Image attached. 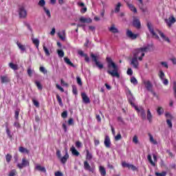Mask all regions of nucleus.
<instances>
[{"label":"nucleus","instance_id":"f257e3e1","mask_svg":"<svg viewBox=\"0 0 176 176\" xmlns=\"http://www.w3.org/2000/svg\"><path fill=\"white\" fill-rule=\"evenodd\" d=\"M145 57V53L142 52L140 48L135 50L133 52V57L131 59L130 64L135 69H138L140 65L139 61H142V58Z\"/></svg>","mask_w":176,"mask_h":176},{"label":"nucleus","instance_id":"f03ea898","mask_svg":"<svg viewBox=\"0 0 176 176\" xmlns=\"http://www.w3.org/2000/svg\"><path fill=\"white\" fill-rule=\"evenodd\" d=\"M106 61L108 63L107 65L108 68L109 69H111V68H113V70H108L107 74H109V75L115 78H120V74H119V72H118L119 67H118V65H116V64L113 63V61L112 60V58L109 57H107Z\"/></svg>","mask_w":176,"mask_h":176},{"label":"nucleus","instance_id":"7ed1b4c3","mask_svg":"<svg viewBox=\"0 0 176 176\" xmlns=\"http://www.w3.org/2000/svg\"><path fill=\"white\" fill-rule=\"evenodd\" d=\"M126 96L128 98L129 102L131 104L132 107L135 108V104H134V101H135V98L133 96L131 91L129 88L126 89Z\"/></svg>","mask_w":176,"mask_h":176},{"label":"nucleus","instance_id":"20e7f679","mask_svg":"<svg viewBox=\"0 0 176 176\" xmlns=\"http://www.w3.org/2000/svg\"><path fill=\"white\" fill-rule=\"evenodd\" d=\"M90 56H91V58L92 59V61L95 63L96 67H98L99 69H102V68H104V65L100 63V61L97 60V56L94 55V54L93 53H91Z\"/></svg>","mask_w":176,"mask_h":176},{"label":"nucleus","instance_id":"39448f33","mask_svg":"<svg viewBox=\"0 0 176 176\" xmlns=\"http://www.w3.org/2000/svg\"><path fill=\"white\" fill-rule=\"evenodd\" d=\"M19 19H25L27 17V10L24 6H20L18 9Z\"/></svg>","mask_w":176,"mask_h":176},{"label":"nucleus","instance_id":"423d86ee","mask_svg":"<svg viewBox=\"0 0 176 176\" xmlns=\"http://www.w3.org/2000/svg\"><path fill=\"white\" fill-rule=\"evenodd\" d=\"M147 28H148V30L150 34H151V35H153V36H155V39L160 38L159 37V36L156 34V32H155V30L153 29V27L152 26V23L148 21L147 22Z\"/></svg>","mask_w":176,"mask_h":176},{"label":"nucleus","instance_id":"0eeeda50","mask_svg":"<svg viewBox=\"0 0 176 176\" xmlns=\"http://www.w3.org/2000/svg\"><path fill=\"white\" fill-rule=\"evenodd\" d=\"M165 23L168 25V27H169V28H171L173 24L176 23V19L175 17H174V15H171L168 17V19H165Z\"/></svg>","mask_w":176,"mask_h":176},{"label":"nucleus","instance_id":"6e6552de","mask_svg":"<svg viewBox=\"0 0 176 176\" xmlns=\"http://www.w3.org/2000/svg\"><path fill=\"white\" fill-rule=\"evenodd\" d=\"M135 109L138 113L140 114L142 119H146V114L145 113V110L144 109V108H138V107L135 106Z\"/></svg>","mask_w":176,"mask_h":176},{"label":"nucleus","instance_id":"1a4fd4ad","mask_svg":"<svg viewBox=\"0 0 176 176\" xmlns=\"http://www.w3.org/2000/svg\"><path fill=\"white\" fill-rule=\"evenodd\" d=\"M27 166H30V162L27 160L25 158L22 159V162L21 164H17V167L21 170V168H24V167H27Z\"/></svg>","mask_w":176,"mask_h":176},{"label":"nucleus","instance_id":"9d476101","mask_svg":"<svg viewBox=\"0 0 176 176\" xmlns=\"http://www.w3.org/2000/svg\"><path fill=\"white\" fill-rule=\"evenodd\" d=\"M144 85V87L147 90V91H151L152 89H153V85H152V82L149 80H144L143 82Z\"/></svg>","mask_w":176,"mask_h":176},{"label":"nucleus","instance_id":"9b49d317","mask_svg":"<svg viewBox=\"0 0 176 176\" xmlns=\"http://www.w3.org/2000/svg\"><path fill=\"white\" fill-rule=\"evenodd\" d=\"M61 163H63V164H65V163H67V161L68 160V159H69V155H68V150L65 151V155L63 157H60V158H59Z\"/></svg>","mask_w":176,"mask_h":176},{"label":"nucleus","instance_id":"f8f14e48","mask_svg":"<svg viewBox=\"0 0 176 176\" xmlns=\"http://www.w3.org/2000/svg\"><path fill=\"white\" fill-rule=\"evenodd\" d=\"M79 21L82 23H86L87 24H90V23H92L93 20H91V19L90 18H86L85 16H81L79 19Z\"/></svg>","mask_w":176,"mask_h":176},{"label":"nucleus","instance_id":"ddd939ff","mask_svg":"<svg viewBox=\"0 0 176 176\" xmlns=\"http://www.w3.org/2000/svg\"><path fill=\"white\" fill-rule=\"evenodd\" d=\"M126 36H128V38H130L131 39H137V36H138V35L133 34V32H131V30H127Z\"/></svg>","mask_w":176,"mask_h":176},{"label":"nucleus","instance_id":"4468645a","mask_svg":"<svg viewBox=\"0 0 176 176\" xmlns=\"http://www.w3.org/2000/svg\"><path fill=\"white\" fill-rule=\"evenodd\" d=\"M157 32H158V34L161 36V38H163L164 41H165V42H168V43H170V42H171L170 41V38H168V36L164 35V33L162 32V31L157 30Z\"/></svg>","mask_w":176,"mask_h":176},{"label":"nucleus","instance_id":"2eb2a0df","mask_svg":"<svg viewBox=\"0 0 176 176\" xmlns=\"http://www.w3.org/2000/svg\"><path fill=\"white\" fill-rule=\"evenodd\" d=\"M84 168L87 171H90L91 173H94V169L91 168V166H90L89 162H87V161L84 162Z\"/></svg>","mask_w":176,"mask_h":176},{"label":"nucleus","instance_id":"dca6fc26","mask_svg":"<svg viewBox=\"0 0 176 176\" xmlns=\"http://www.w3.org/2000/svg\"><path fill=\"white\" fill-rule=\"evenodd\" d=\"M81 96L85 104H90V98L86 95V93H82Z\"/></svg>","mask_w":176,"mask_h":176},{"label":"nucleus","instance_id":"f3484780","mask_svg":"<svg viewBox=\"0 0 176 176\" xmlns=\"http://www.w3.org/2000/svg\"><path fill=\"white\" fill-rule=\"evenodd\" d=\"M133 25V27H135V28H138V30H140V28H141V22L140 21V19H134Z\"/></svg>","mask_w":176,"mask_h":176},{"label":"nucleus","instance_id":"a211bd4d","mask_svg":"<svg viewBox=\"0 0 176 176\" xmlns=\"http://www.w3.org/2000/svg\"><path fill=\"white\" fill-rule=\"evenodd\" d=\"M104 144L106 148H111V138H109V136H105Z\"/></svg>","mask_w":176,"mask_h":176},{"label":"nucleus","instance_id":"6ab92c4d","mask_svg":"<svg viewBox=\"0 0 176 176\" xmlns=\"http://www.w3.org/2000/svg\"><path fill=\"white\" fill-rule=\"evenodd\" d=\"M109 31L113 34H119V30L115 27V25H111V27L109 28Z\"/></svg>","mask_w":176,"mask_h":176},{"label":"nucleus","instance_id":"aec40b11","mask_svg":"<svg viewBox=\"0 0 176 176\" xmlns=\"http://www.w3.org/2000/svg\"><path fill=\"white\" fill-rule=\"evenodd\" d=\"M58 36H59L61 41H65V30H63L58 33Z\"/></svg>","mask_w":176,"mask_h":176},{"label":"nucleus","instance_id":"412c9836","mask_svg":"<svg viewBox=\"0 0 176 176\" xmlns=\"http://www.w3.org/2000/svg\"><path fill=\"white\" fill-rule=\"evenodd\" d=\"M126 5L131 12H133V13H137V8H135L134 5L129 3H126Z\"/></svg>","mask_w":176,"mask_h":176},{"label":"nucleus","instance_id":"4be33fe9","mask_svg":"<svg viewBox=\"0 0 176 176\" xmlns=\"http://www.w3.org/2000/svg\"><path fill=\"white\" fill-rule=\"evenodd\" d=\"M99 171L100 173V175L102 176L107 175V170H105V168H104V166H100L99 167Z\"/></svg>","mask_w":176,"mask_h":176},{"label":"nucleus","instance_id":"5701e85b","mask_svg":"<svg viewBox=\"0 0 176 176\" xmlns=\"http://www.w3.org/2000/svg\"><path fill=\"white\" fill-rule=\"evenodd\" d=\"M71 151H72V155H74V156H79V155H80V153L78 152V150H76V148L74 146H72L71 148Z\"/></svg>","mask_w":176,"mask_h":176},{"label":"nucleus","instance_id":"b1692460","mask_svg":"<svg viewBox=\"0 0 176 176\" xmlns=\"http://www.w3.org/2000/svg\"><path fill=\"white\" fill-rule=\"evenodd\" d=\"M8 65L10 68H11V69H13L14 71H17V69H19V65L14 64L13 63H10Z\"/></svg>","mask_w":176,"mask_h":176},{"label":"nucleus","instance_id":"393cba45","mask_svg":"<svg viewBox=\"0 0 176 176\" xmlns=\"http://www.w3.org/2000/svg\"><path fill=\"white\" fill-rule=\"evenodd\" d=\"M19 152H21V153H26L27 155L30 154V150H28L23 146L19 147Z\"/></svg>","mask_w":176,"mask_h":176},{"label":"nucleus","instance_id":"a878e982","mask_svg":"<svg viewBox=\"0 0 176 176\" xmlns=\"http://www.w3.org/2000/svg\"><path fill=\"white\" fill-rule=\"evenodd\" d=\"M37 171H41L42 173H46V168L41 165H36L35 167Z\"/></svg>","mask_w":176,"mask_h":176},{"label":"nucleus","instance_id":"bb28decb","mask_svg":"<svg viewBox=\"0 0 176 176\" xmlns=\"http://www.w3.org/2000/svg\"><path fill=\"white\" fill-rule=\"evenodd\" d=\"M64 61L66 64H67V65H70V67H75V65H74V63H72V62H71V60H69V58L65 57Z\"/></svg>","mask_w":176,"mask_h":176},{"label":"nucleus","instance_id":"cd10ccee","mask_svg":"<svg viewBox=\"0 0 176 176\" xmlns=\"http://www.w3.org/2000/svg\"><path fill=\"white\" fill-rule=\"evenodd\" d=\"M152 113H151V110H147V120H148L149 123H152Z\"/></svg>","mask_w":176,"mask_h":176},{"label":"nucleus","instance_id":"c85d7f7f","mask_svg":"<svg viewBox=\"0 0 176 176\" xmlns=\"http://www.w3.org/2000/svg\"><path fill=\"white\" fill-rule=\"evenodd\" d=\"M86 160H91V159H93V155L90 153V151H89V150L86 151Z\"/></svg>","mask_w":176,"mask_h":176},{"label":"nucleus","instance_id":"c756f323","mask_svg":"<svg viewBox=\"0 0 176 176\" xmlns=\"http://www.w3.org/2000/svg\"><path fill=\"white\" fill-rule=\"evenodd\" d=\"M34 45H35L36 49H39V39L38 38H32Z\"/></svg>","mask_w":176,"mask_h":176},{"label":"nucleus","instance_id":"7c9ffc66","mask_svg":"<svg viewBox=\"0 0 176 176\" xmlns=\"http://www.w3.org/2000/svg\"><path fill=\"white\" fill-rule=\"evenodd\" d=\"M16 45L19 47V49H20V50H21L22 53H23L24 52H25V46L21 45V43L17 42Z\"/></svg>","mask_w":176,"mask_h":176},{"label":"nucleus","instance_id":"2f4dec72","mask_svg":"<svg viewBox=\"0 0 176 176\" xmlns=\"http://www.w3.org/2000/svg\"><path fill=\"white\" fill-rule=\"evenodd\" d=\"M43 49L44 53H45V56L49 57V56H50V51L49 50V49L47 48V47H45V45L43 46Z\"/></svg>","mask_w":176,"mask_h":176},{"label":"nucleus","instance_id":"473e14b6","mask_svg":"<svg viewBox=\"0 0 176 176\" xmlns=\"http://www.w3.org/2000/svg\"><path fill=\"white\" fill-rule=\"evenodd\" d=\"M147 159L149 163H151V166H153V167L156 166V164H155V162H153V160H152V156L151 155H148Z\"/></svg>","mask_w":176,"mask_h":176},{"label":"nucleus","instance_id":"72a5a7b5","mask_svg":"<svg viewBox=\"0 0 176 176\" xmlns=\"http://www.w3.org/2000/svg\"><path fill=\"white\" fill-rule=\"evenodd\" d=\"M148 136L150 138V142H152V144H154V145H156L157 142L153 139V136L151 133H148Z\"/></svg>","mask_w":176,"mask_h":176},{"label":"nucleus","instance_id":"f704fd0d","mask_svg":"<svg viewBox=\"0 0 176 176\" xmlns=\"http://www.w3.org/2000/svg\"><path fill=\"white\" fill-rule=\"evenodd\" d=\"M43 10H44V12H45L47 17H49V19H50L52 17V14H50V10H49L47 8H46V7H43Z\"/></svg>","mask_w":176,"mask_h":176},{"label":"nucleus","instance_id":"c9c22d12","mask_svg":"<svg viewBox=\"0 0 176 176\" xmlns=\"http://www.w3.org/2000/svg\"><path fill=\"white\" fill-rule=\"evenodd\" d=\"M56 99L58 100V102L60 105V107H63V100L61 99V97L58 94H56Z\"/></svg>","mask_w":176,"mask_h":176},{"label":"nucleus","instance_id":"e433bc0d","mask_svg":"<svg viewBox=\"0 0 176 176\" xmlns=\"http://www.w3.org/2000/svg\"><path fill=\"white\" fill-rule=\"evenodd\" d=\"M6 133L8 135V137L12 139V132L10 131V129H9V127H8V126H6Z\"/></svg>","mask_w":176,"mask_h":176},{"label":"nucleus","instance_id":"4c0bfd02","mask_svg":"<svg viewBox=\"0 0 176 176\" xmlns=\"http://www.w3.org/2000/svg\"><path fill=\"white\" fill-rule=\"evenodd\" d=\"M57 53L58 57H60V58H63V57H64V51H63V50H58Z\"/></svg>","mask_w":176,"mask_h":176},{"label":"nucleus","instance_id":"58836bf2","mask_svg":"<svg viewBox=\"0 0 176 176\" xmlns=\"http://www.w3.org/2000/svg\"><path fill=\"white\" fill-rule=\"evenodd\" d=\"M157 112L158 115L160 116V115H162V113H164V110L163 109V107H159L157 109Z\"/></svg>","mask_w":176,"mask_h":176},{"label":"nucleus","instance_id":"ea45409f","mask_svg":"<svg viewBox=\"0 0 176 176\" xmlns=\"http://www.w3.org/2000/svg\"><path fill=\"white\" fill-rule=\"evenodd\" d=\"M38 6L41 8H45V5H46V1L45 0H40L38 3Z\"/></svg>","mask_w":176,"mask_h":176},{"label":"nucleus","instance_id":"a19ab883","mask_svg":"<svg viewBox=\"0 0 176 176\" xmlns=\"http://www.w3.org/2000/svg\"><path fill=\"white\" fill-rule=\"evenodd\" d=\"M120 6H122V3H118L116 7V10H115L116 13H119V12H120Z\"/></svg>","mask_w":176,"mask_h":176},{"label":"nucleus","instance_id":"79ce46f5","mask_svg":"<svg viewBox=\"0 0 176 176\" xmlns=\"http://www.w3.org/2000/svg\"><path fill=\"white\" fill-rule=\"evenodd\" d=\"M131 83H133V85H138V81L137 80V78H135V77H131Z\"/></svg>","mask_w":176,"mask_h":176},{"label":"nucleus","instance_id":"37998d69","mask_svg":"<svg viewBox=\"0 0 176 176\" xmlns=\"http://www.w3.org/2000/svg\"><path fill=\"white\" fill-rule=\"evenodd\" d=\"M16 174H17V172L16 171V170L12 169V170L10 171L8 176H16Z\"/></svg>","mask_w":176,"mask_h":176},{"label":"nucleus","instance_id":"c03bdc74","mask_svg":"<svg viewBox=\"0 0 176 176\" xmlns=\"http://www.w3.org/2000/svg\"><path fill=\"white\" fill-rule=\"evenodd\" d=\"M72 91L73 94H75V96L78 94V88H76V85H72Z\"/></svg>","mask_w":176,"mask_h":176},{"label":"nucleus","instance_id":"a18cd8bd","mask_svg":"<svg viewBox=\"0 0 176 176\" xmlns=\"http://www.w3.org/2000/svg\"><path fill=\"white\" fill-rule=\"evenodd\" d=\"M139 49L140 50H141V52H142V53H146V52H148V49H149V47H143Z\"/></svg>","mask_w":176,"mask_h":176},{"label":"nucleus","instance_id":"49530a36","mask_svg":"<svg viewBox=\"0 0 176 176\" xmlns=\"http://www.w3.org/2000/svg\"><path fill=\"white\" fill-rule=\"evenodd\" d=\"M6 160L8 163H10V160H12V155H10V154H7L6 156Z\"/></svg>","mask_w":176,"mask_h":176},{"label":"nucleus","instance_id":"de8ad7c7","mask_svg":"<svg viewBox=\"0 0 176 176\" xmlns=\"http://www.w3.org/2000/svg\"><path fill=\"white\" fill-rule=\"evenodd\" d=\"M155 175L156 176H166V175H167V173L166 172H162V173H157V172H156L155 173Z\"/></svg>","mask_w":176,"mask_h":176},{"label":"nucleus","instance_id":"09e8293b","mask_svg":"<svg viewBox=\"0 0 176 176\" xmlns=\"http://www.w3.org/2000/svg\"><path fill=\"white\" fill-rule=\"evenodd\" d=\"M32 102H33L34 105L36 107V108H39V102H38L36 100L33 98Z\"/></svg>","mask_w":176,"mask_h":176},{"label":"nucleus","instance_id":"8fccbe9b","mask_svg":"<svg viewBox=\"0 0 176 176\" xmlns=\"http://www.w3.org/2000/svg\"><path fill=\"white\" fill-rule=\"evenodd\" d=\"M1 83L8 82V77L3 76H1Z\"/></svg>","mask_w":176,"mask_h":176},{"label":"nucleus","instance_id":"3c124183","mask_svg":"<svg viewBox=\"0 0 176 176\" xmlns=\"http://www.w3.org/2000/svg\"><path fill=\"white\" fill-rule=\"evenodd\" d=\"M36 86L38 87V90H42V85L38 81H36Z\"/></svg>","mask_w":176,"mask_h":176},{"label":"nucleus","instance_id":"603ef678","mask_svg":"<svg viewBox=\"0 0 176 176\" xmlns=\"http://www.w3.org/2000/svg\"><path fill=\"white\" fill-rule=\"evenodd\" d=\"M116 141H120V140H122V135L120 133H119L116 137H115Z\"/></svg>","mask_w":176,"mask_h":176},{"label":"nucleus","instance_id":"864d4df0","mask_svg":"<svg viewBox=\"0 0 176 176\" xmlns=\"http://www.w3.org/2000/svg\"><path fill=\"white\" fill-rule=\"evenodd\" d=\"M61 116L63 118V119H65V118L68 116V112L67 111H63L61 114Z\"/></svg>","mask_w":176,"mask_h":176},{"label":"nucleus","instance_id":"5fc2aeb1","mask_svg":"<svg viewBox=\"0 0 176 176\" xmlns=\"http://www.w3.org/2000/svg\"><path fill=\"white\" fill-rule=\"evenodd\" d=\"M32 74H34V71L29 67L28 69V74L29 76H32Z\"/></svg>","mask_w":176,"mask_h":176},{"label":"nucleus","instance_id":"6e6d98bb","mask_svg":"<svg viewBox=\"0 0 176 176\" xmlns=\"http://www.w3.org/2000/svg\"><path fill=\"white\" fill-rule=\"evenodd\" d=\"M56 87L58 88V90H60L62 93H64V88L61 87L58 84L56 85Z\"/></svg>","mask_w":176,"mask_h":176},{"label":"nucleus","instance_id":"4d7b16f0","mask_svg":"<svg viewBox=\"0 0 176 176\" xmlns=\"http://www.w3.org/2000/svg\"><path fill=\"white\" fill-rule=\"evenodd\" d=\"M40 71L43 74H47V70H46V69L45 67H40Z\"/></svg>","mask_w":176,"mask_h":176},{"label":"nucleus","instance_id":"13d9d810","mask_svg":"<svg viewBox=\"0 0 176 176\" xmlns=\"http://www.w3.org/2000/svg\"><path fill=\"white\" fill-rule=\"evenodd\" d=\"M20 114V110L15 111L14 118L17 120L19 119V115Z\"/></svg>","mask_w":176,"mask_h":176},{"label":"nucleus","instance_id":"bf43d9fd","mask_svg":"<svg viewBox=\"0 0 176 176\" xmlns=\"http://www.w3.org/2000/svg\"><path fill=\"white\" fill-rule=\"evenodd\" d=\"M166 123H167L168 127H170V129H171V127H173V122H171L170 120L167 119Z\"/></svg>","mask_w":176,"mask_h":176},{"label":"nucleus","instance_id":"052dcab7","mask_svg":"<svg viewBox=\"0 0 176 176\" xmlns=\"http://www.w3.org/2000/svg\"><path fill=\"white\" fill-rule=\"evenodd\" d=\"M128 168H131V170H133V171H135V170H137V167H135V166L133 164H129V166H128Z\"/></svg>","mask_w":176,"mask_h":176},{"label":"nucleus","instance_id":"680f3d73","mask_svg":"<svg viewBox=\"0 0 176 176\" xmlns=\"http://www.w3.org/2000/svg\"><path fill=\"white\" fill-rule=\"evenodd\" d=\"M76 80H77L78 85H79V86H82V79H80V77H76Z\"/></svg>","mask_w":176,"mask_h":176},{"label":"nucleus","instance_id":"e2e57ef3","mask_svg":"<svg viewBox=\"0 0 176 176\" xmlns=\"http://www.w3.org/2000/svg\"><path fill=\"white\" fill-rule=\"evenodd\" d=\"M133 142H134V144H138V138L137 135L133 136Z\"/></svg>","mask_w":176,"mask_h":176},{"label":"nucleus","instance_id":"0e129e2a","mask_svg":"<svg viewBox=\"0 0 176 176\" xmlns=\"http://www.w3.org/2000/svg\"><path fill=\"white\" fill-rule=\"evenodd\" d=\"M126 74L127 75H129V76H131V75H133V69H131V68H129Z\"/></svg>","mask_w":176,"mask_h":176},{"label":"nucleus","instance_id":"69168bd1","mask_svg":"<svg viewBox=\"0 0 176 176\" xmlns=\"http://www.w3.org/2000/svg\"><path fill=\"white\" fill-rule=\"evenodd\" d=\"M139 6L143 13H148V9L142 8V6Z\"/></svg>","mask_w":176,"mask_h":176},{"label":"nucleus","instance_id":"338daca9","mask_svg":"<svg viewBox=\"0 0 176 176\" xmlns=\"http://www.w3.org/2000/svg\"><path fill=\"white\" fill-rule=\"evenodd\" d=\"M160 79H164V72L163 71L160 72Z\"/></svg>","mask_w":176,"mask_h":176},{"label":"nucleus","instance_id":"774afa93","mask_svg":"<svg viewBox=\"0 0 176 176\" xmlns=\"http://www.w3.org/2000/svg\"><path fill=\"white\" fill-rule=\"evenodd\" d=\"M76 148H80L82 146V143L79 141L76 142Z\"/></svg>","mask_w":176,"mask_h":176}]
</instances>
